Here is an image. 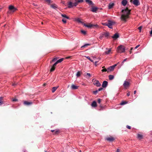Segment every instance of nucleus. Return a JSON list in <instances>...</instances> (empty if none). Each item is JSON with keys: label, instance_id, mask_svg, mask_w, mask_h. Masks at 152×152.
<instances>
[{"label": "nucleus", "instance_id": "obj_1", "mask_svg": "<svg viewBox=\"0 0 152 152\" xmlns=\"http://www.w3.org/2000/svg\"><path fill=\"white\" fill-rule=\"evenodd\" d=\"M130 10L127 9H123L121 10L122 13L120 19L122 21L125 22L126 21L127 19L129 18V15L130 14Z\"/></svg>", "mask_w": 152, "mask_h": 152}, {"label": "nucleus", "instance_id": "obj_2", "mask_svg": "<svg viewBox=\"0 0 152 152\" xmlns=\"http://www.w3.org/2000/svg\"><path fill=\"white\" fill-rule=\"evenodd\" d=\"M117 50L118 53H121L125 51V49L123 46L121 45L118 47Z\"/></svg>", "mask_w": 152, "mask_h": 152}, {"label": "nucleus", "instance_id": "obj_3", "mask_svg": "<svg viewBox=\"0 0 152 152\" xmlns=\"http://www.w3.org/2000/svg\"><path fill=\"white\" fill-rule=\"evenodd\" d=\"M116 65H117L116 64H115L114 65H113V66H111L109 67L108 68H107L108 72L109 71L111 72V71H113L114 70L115 67L116 66Z\"/></svg>", "mask_w": 152, "mask_h": 152}, {"label": "nucleus", "instance_id": "obj_4", "mask_svg": "<svg viewBox=\"0 0 152 152\" xmlns=\"http://www.w3.org/2000/svg\"><path fill=\"white\" fill-rule=\"evenodd\" d=\"M108 23L107 24L108 27L110 28H113V26L112 25H113V22L111 21L110 20H108Z\"/></svg>", "mask_w": 152, "mask_h": 152}, {"label": "nucleus", "instance_id": "obj_5", "mask_svg": "<svg viewBox=\"0 0 152 152\" xmlns=\"http://www.w3.org/2000/svg\"><path fill=\"white\" fill-rule=\"evenodd\" d=\"M129 84L130 83L129 82L125 80L123 84V85L125 88H126L129 86Z\"/></svg>", "mask_w": 152, "mask_h": 152}, {"label": "nucleus", "instance_id": "obj_6", "mask_svg": "<svg viewBox=\"0 0 152 152\" xmlns=\"http://www.w3.org/2000/svg\"><path fill=\"white\" fill-rule=\"evenodd\" d=\"M83 25L87 27L88 28H90L92 26H96V27H98V26L97 25H94V24H89L88 25H86L85 23H84Z\"/></svg>", "mask_w": 152, "mask_h": 152}, {"label": "nucleus", "instance_id": "obj_7", "mask_svg": "<svg viewBox=\"0 0 152 152\" xmlns=\"http://www.w3.org/2000/svg\"><path fill=\"white\" fill-rule=\"evenodd\" d=\"M132 3L136 6H138L140 4V3L139 0H134Z\"/></svg>", "mask_w": 152, "mask_h": 152}, {"label": "nucleus", "instance_id": "obj_8", "mask_svg": "<svg viewBox=\"0 0 152 152\" xmlns=\"http://www.w3.org/2000/svg\"><path fill=\"white\" fill-rule=\"evenodd\" d=\"M94 84L97 87H99L101 86V84L98 80H96L94 83Z\"/></svg>", "mask_w": 152, "mask_h": 152}, {"label": "nucleus", "instance_id": "obj_9", "mask_svg": "<svg viewBox=\"0 0 152 152\" xmlns=\"http://www.w3.org/2000/svg\"><path fill=\"white\" fill-rule=\"evenodd\" d=\"M9 10H12L13 12H14L17 10V9L12 5L10 6L9 7Z\"/></svg>", "mask_w": 152, "mask_h": 152}, {"label": "nucleus", "instance_id": "obj_10", "mask_svg": "<svg viewBox=\"0 0 152 152\" xmlns=\"http://www.w3.org/2000/svg\"><path fill=\"white\" fill-rule=\"evenodd\" d=\"M108 84V82L106 81H103L102 84V87L103 88H105L107 87Z\"/></svg>", "mask_w": 152, "mask_h": 152}, {"label": "nucleus", "instance_id": "obj_11", "mask_svg": "<svg viewBox=\"0 0 152 152\" xmlns=\"http://www.w3.org/2000/svg\"><path fill=\"white\" fill-rule=\"evenodd\" d=\"M119 35L118 34L116 33H115L113 36H112V38L114 39H116L117 38H118Z\"/></svg>", "mask_w": 152, "mask_h": 152}, {"label": "nucleus", "instance_id": "obj_12", "mask_svg": "<svg viewBox=\"0 0 152 152\" xmlns=\"http://www.w3.org/2000/svg\"><path fill=\"white\" fill-rule=\"evenodd\" d=\"M79 86H77L74 84H72L71 86V88L72 90H75L78 89Z\"/></svg>", "mask_w": 152, "mask_h": 152}, {"label": "nucleus", "instance_id": "obj_13", "mask_svg": "<svg viewBox=\"0 0 152 152\" xmlns=\"http://www.w3.org/2000/svg\"><path fill=\"white\" fill-rule=\"evenodd\" d=\"M98 8L97 7H92L91 8V11L94 12H96Z\"/></svg>", "mask_w": 152, "mask_h": 152}, {"label": "nucleus", "instance_id": "obj_14", "mask_svg": "<svg viewBox=\"0 0 152 152\" xmlns=\"http://www.w3.org/2000/svg\"><path fill=\"white\" fill-rule=\"evenodd\" d=\"M23 104L24 105H29L32 104V103L31 102H28L26 101L24 102Z\"/></svg>", "mask_w": 152, "mask_h": 152}, {"label": "nucleus", "instance_id": "obj_15", "mask_svg": "<svg viewBox=\"0 0 152 152\" xmlns=\"http://www.w3.org/2000/svg\"><path fill=\"white\" fill-rule=\"evenodd\" d=\"M73 7V4L72 2L70 1L68 3V8H72Z\"/></svg>", "mask_w": 152, "mask_h": 152}, {"label": "nucleus", "instance_id": "obj_16", "mask_svg": "<svg viewBox=\"0 0 152 152\" xmlns=\"http://www.w3.org/2000/svg\"><path fill=\"white\" fill-rule=\"evenodd\" d=\"M91 106L93 107H96L97 106V104L96 102L94 101H93L91 104Z\"/></svg>", "mask_w": 152, "mask_h": 152}, {"label": "nucleus", "instance_id": "obj_17", "mask_svg": "<svg viewBox=\"0 0 152 152\" xmlns=\"http://www.w3.org/2000/svg\"><path fill=\"white\" fill-rule=\"evenodd\" d=\"M90 5H93L94 4L93 2L91 0H85Z\"/></svg>", "mask_w": 152, "mask_h": 152}, {"label": "nucleus", "instance_id": "obj_18", "mask_svg": "<svg viewBox=\"0 0 152 152\" xmlns=\"http://www.w3.org/2000/svg\"><path fill=\"white\" fill-rule=\"evenodd\" d=\"M114 5V4L113 3H110L108 5V8L109 9H111L112 8L113 6Z\"/></svg>", "mask_w": 152, "mask_h": 152}, {"label": "nucleus", "instance_id": "obj_19", "mask_svg": "<svg viewBox=\"0 0 152 152\" xmlns=\"http://www.w3.org/2000/svg\"><path fill=\"white\" fill-rule=\"evenodd\" d=\"M127 0H123L122 1L121 3L123 5L125 6L127 4Z\"/></svg>", "mask_w": 152, "mask_h": 152}, {"label": "nucleus", "instance_id": "obj_20", "mask_svg": "<svg viewBox=\"0 0 152 152\" xmlns=\"http://www.w3.org/2000/svg\"><path fill=\"white\" fill-rule=\"evenodd\" d=\"M106 50H108L107 51H105L104 52V53L106 55H108L109 54V53L111 51V49H107L106 48Z\"/></svg>", "mask_w": 152, "mask_h": 152}, {"label": "nucleus", "instance_id": "obj_21", "mask_svg": "<svg viewBox=\"0 0 152 152\" xmlns=\"http://www.w3.org/2000/svg\"><path fill=\"white\" fill-rule=\"evenodd\" d=\"M106 140L108 141L112 142L114 140V138L113 137H108L107 138Z\"/></svg>", "mask_w": 152, "mask_h": 152}, {"label": "nucleus", "instance_id": "obj_22", "mask_svg": "<svg viewBox=\"0 0 152 152\" xmlns=\"http://www.w3.org/2000/svg\"><path fill=\"white\" fill-rule=\"evenodd\" d=\"M85 76L86 78H88V77H87V76H88L89 77H91V75L90 73H85Z\"/></svg>", "mask_w": 152, "mask_h": 152}, {"label": "nucleus", "instance_id": "obj_23", "mask_svg": "<svg viewBox=\"0 0 152 152\" xmlns=\"http://www.w3.org/2000/svg\"><path fill=\"white\" fill-rule=\"evenodd\" d=\"M103 35L105 37H107L109 36V33L108 32H104L103 33Z\"/></svg>", "mask_w": 152, "mask_h": 152}, {"label": "nucleus", "instance_id": "obj_24", "mask_svg": "<svg viewBox=\"0 0 152 152\" xmlns=\"http://www.w3.org/2000/svg\"><path fill=\"white\" fill-rule=\"evenodd\" d=\"M58 87L59 86H58L57 87H53L52 90V92L53 93L54 92Z\"/></svg>", "mask_w": 152, "mask_h": 152}, {"label": "nucleus", "instance_id": "obj_25", "mask_svg": "<svg viewBox=\"0 0 152 152\" xmlns=\"http://www.w3.org/2000/svg\"><path fill=\"white\" fill-rule=\"evenodd\" d=\"M109 79L110 80H113L114 79V76L112 75H110L108 76Z\"/></svg>", "mask_w": 152, "mask_h": 152}, {"label": "nucleus", "instance_id": "obj_26", "mask_svg": "<svg viewBox=\"0 0 152 152\" xmlns=\"http://www.w3.org/2000/svg\"><path fill=\"white\" fill-rule=\"evenodd\" d=\"M3 99V97H0V106L1 105L3 104V102L2 101Z\"/></svg>", "mask_w": 152, "mask_h": 152}, {"label": "nucleus", "instance_id": "obj_27", "mask_svg": "<svg viewBox=\"0 0 152 152\" xmlns=\"http://www.w3.org/2000/svg\"><path fill=\"white\" fill-rule=\"evenodd\" d=\"M61 16L64 18H66L67 19H69V18L65 14H61Z\"/></svg>", "mask_w": 152, "mask_h": 152}, {"label": "nucleus", "instance_id": "obj_28", "mask_svg": "<svg viewBox=\"0 0 152 152\" xmlns=\"http://www.w3.org/2000/svg\"><path fill=\"white\" fill-rule=\"evenodd\" d=\"M81 72L80 71H78L77 73L76 76L77 77H79L80 76Z\"/></svg>", "mask_w": 152, "mask_h": 152}, {"label": "nucleus", "instance_id": "obj_29", "mask_svg": "<svg viewBox=\"0 0 152 152\" xmlns=\"http://www.w3.org/2000/svg\"><path fill=\"white\" fill-rule=\"evenodd\" d=\"M77 21L79 23H82L83 25L84 23L83 22L81 21L80 19L79 18H78L77 19Z\"/></svg>", "mask_w": 152, "mask_h": 152}, {"label": "nucleus", "instance_id": "obj_30", "mask_svg": "<svg viewBox=\"0 0 152 152\" xmlns=\"http://www.w3.org/2000/svg\"><path fill=\"white\" fill-rule=\"evenodd\" d=\"M137 137L139 138L140 139H141L142 138L143 136L142 135L138 134H137Z\"/></svg>", "mask_w": 152, "mask_h": 152}, {"label": "nucleus", "instance_id": "obj_31", "mask_svg": "<svg viewBox=\"0 0 152 152\" xmlns=\"http://www.w3.org/2000/svg\"><path fill=\"white\" fill-rule=\"evenodd\" d=\"M104 66H103L102 67V68L103 69H102V72H106L107 71L108 72L107 69H106L104 68Z\"/></svg>", "mask_w": 152, "mask_h": 152}, {"label": "nucleus", "instance_id": "obj_32", "mask_svg": "<svg viewBox=\"0 0 152 152\" xmlns=\"http://www.w3.org/2000/svg\"><path fill=\"white\" fill-rule=\"evenodd\" d=\"M55 66H52V67L50 69V72H53V71H54L55 69Z\"/></svg>", "mask_w": 152, "mask_h": 152}, {"label": "nucleus", "instance_id": "obj_33", "mask_svg": "<svg viewBox=\"0 0 152 152\" xmlns=\"http://www.w3.org/2000/svg\"><path fill=\"white\" fill-rule=\"evenodd\" d=\"M51 7L54 9H56L57 8V6L55 5H51Z\"/></svg>", "mask_w": 152, "mask_h": 152}, {"label": "nucleus", "instance_id": "obj_34", "mask_svg": "<svg viewBox=\"0 0 152 152\" xmlns=\"http://www.w3.org/2000/svg\"><path fill=\"white\" fill-rule=\"evenodd\" d=\"M64 60V58H61V59H59L57 61L58 63H61V62Z\"/></svg>", "mask_w": 152, "mask_h": 152}, {"label": "nucleus", "instance_id": "obj_35", "mask_svg": "<svg viewBox=\"0 0 152 152\" xmlns=\"http://www.w3.org/2000/svg\"><path fill=\"white\" fill-rule=\"evenodd\" d=\"M127 103V102H126L125 101H123L121 102L120 104L121 105H124L126 104Z\"/></svg>", "mask_w": 152, "mask_h": 152}, {"label": "nucleus", "instance_id": "obj_36", "mask_svg": "<svg viewBox=\"0 0 152 152\" xmlns=\"http://www.w3.org/2000/svg\"><path fill=\"white\" fill-rule=\"evenodd\" d=\"M104 35H103V33L101 34L100 36L99 37V38L100 39H102L103 37H104Z\"/></svg>", "mask_w": 152, "mask_h": 152}, {"label": "nucleus", "instance_id": "obj_37", "mask_svg": "<svg viewBox=\"0 0 152 152\" xmlns=\"http://www.w3.org/2000/svg\"><path fill=\"white\" fill-rule=\"evenodd\" d=\"M85 57H86V58H88V59H89L90 61H91V62H93V61L92 60L90 57L88 56H85Z\"/></svg>", "mask_w": 152, "mask_h": 152}, {"label": "nucleus", "instance_id": "obj_38", "mask_svg": "<svg viewBox=\"0 0 152 152\" xmlns=\"http://www.w3.org/2000/svg\"><path fill=\"white\" fill-rule=\"evenodd\" d=\"M90 45L89 44H85L84 45H83L81 47V48H84V47H86L88 45Z\"/></svg>", "mask_w": 152, "mask_h": 152}, {"label": "nucleus", "instance_id": "obj_39", "mask_svg": "<svg viewBox=\"0 0 152 152\" xmlns=\"http://www.w3.org/2000/svg\"><path fill=\"white\" fill-rule=\"evenodd\" d=\"M81 32L84 35H85L86 33V31L84 30H81Z\"/></svg>", "mask_w": 152, "mask_h": 152}, {"label": "nucleus", "instance_id": "obj_40", "mask_svg": "<svg viewBox=\"0 0 152 152\" xmlns=\"http://www.w3.org/2000/svg\"><path fill=\"white\" fill-rule=\"evenodd\" d=\"M57 60V58H54L51 61H50V63H51L55 61H56Z\"/></svg>", "mask_w": 152, "mask_h": 152}, {"label": "nucleus", "instance_id": "obj_41", "mask_svg": "<svg viewBox=\"0 0 152 152\" xmlns=\"http://www.w3.org/2000/svg\"><path fill=\"white\" fill-rule=\"evenodd\" d=\"M73 6H74L76 7L78 4V3L77 1H76L74 3H73Z\"/></svg>", "mask_w": 152, "mask_h": 152}, {"label": "nucleus", "instance_id": "obj_42", "mask_svg": "<svg viewBox=\"0 0 152 152\" xmlns=\"http://www.w3.org/2000/svg\"><path fill=\"white\" fill-rule=\"evenodd\" d=\"M108 23H102V24L103 26H107Z\"/></svg>", "mask_w": 152, "mask_h": 152}, {"label": "nucleus", "instance_id": "obj_43", "mask_svg": "<svg viewBox=\"0 0 152 152\" xmlns=\"http://www.w3.org/2000/svg\"><path fill=\"white\" fill-rule=\"evenodd\" d=\"M46 2L48 3V4H50L51 3V0H45Z\"/></svg>", "mask_w": 152, "mask_h": 152}, {"label": "nucleus", "instance_id": "obj_44", "mask_svg": "<svg viewBox=\"0 0 152 152\" xmlns=\"http://www.w3.org/2000/svg\"><path fill=\"white\" fill-rule=\"evenodd\" d=\"M51 131L52 132H55V133L56 134H57L58 132V130H51Z\"/></svg>", "mask_w": 152, "mask_h": 152}, {"label": "nucleus", "instance_id": "obj_45", "mask_svg": "<svg viewBox=\"0 0 152 152\" xmlns=\"http://www.w3.org/2000/svg\"><path fill=\"white\" fill-rule=\"evenodd\" d=\"M98 92V91L97 90H96V91H93V93L94 94L96 95Z\"/></svg>", "mask_w": 152, "mask_h": 152}, {"label": "nucleus", "instance_id": "obj_46", "mask_svg": "<svg viewBox=\"0 0 152 152\" xmlns=\"http://www.w3.org/2000/svg\"><path fill=\"white\" fill-rule=\"evenodd\" d=\"M62 21L63 23H66V21L65 19H62Z\"/></svg>", "mask_w": 152, "mask_h": 152}, {"label": "nucleus", "instance_id": "obj_47", "mask_svg": "<svg viewBox=\"0 0 152 152\" xmlns=\"http://www.w3.org/2000/svg\"><path fill=\"white\" fill-rule=\"evenodd\" d=\"M97 102L99 104H100L101 102V99L99 98L97 100Z\"/></svg>", "mask_w": 152, "mask_h": 152}, {"label": "nucleus", "instance_id": "obj_48", "mask_svg": "<svg viewBox=\"0 0 152 152\" xmlns=\"http://www.w3.org/2000/svg\"><path fill=\"white\" fill-rule=\"evenodd\" d=\"M77 1V2L78 3H79L82 2L83 1V0H78Z\"/></svg>", "mask_w": 152, "mask_h": 152}, {"label": "nucleus", "instance_id": "obj_49", "mask_svg": "<svg viewBox=\"0 0 152 152\" xmlns=\"http://www.w3.org/2000/svg\"><path fill=\"white\" fill-rule=\"evenodd\" d=\"M103 89V88H99L98 90V91H100L102 90Z\"/></svg>", "mask_w": 152, "mask_h": 152}, {"label": "nucleus", "instance_id": "obj_50", "mask_svg": "<svg viewBox=\"0 0 152 152\" xmlns=\"http://www.w3.org/2000/svg\"><path fill=\"white\" fill-rule=\"evenodd\" d=\"M126 127L127 129H130L131 128V127L129 125H127Z\"/></svg>", "mask_w": 152, "mask_h": 152}, {"label": "nucleus", "instance_id": "obj_51", "mask_svg": "<svg viewBox=\"0 0 152 152\" xmlns=\"http://www.w3.org/2000/svg\"><path fill=\"white\" fill-rule=\"evenodd\" d=\"M142 28V26H140L138 28V29L140 31Z\"/></svg>", "mask_w": 152, "mask_h": 152}, {"label": "nucleus", "instance_id": "obj_52", "mask_svg": "<svg viewBox=\"0 0 152 152\" xmlns=\"http://www.w3.org/2000/svg\"><path fill=\"white\" fill-rule=\"evenodd\" d=\"M58 64V63L56 61L53 65V66H55L56 65Z\"/></svg>", "mask_w": 152, "mask_h": 152}, {"label": "nucleus", "instance_id": "obj_53", "mask_svg": "<svg viewBox=\"0 0 152 152\" xmlns=\"http://www.w3.org/2000/svg\"><path fill=\"white\" fill-rule=\"evenodd\" d=\"M17 100H18V99H15V98L12 99L13 101H17Z\"/></svg>", "mask_w": 152, "mask_h": 152}, {"label": "nucleus", "instance_id": "obj_54", "mask_svg": "<svg viewBox=\"0 0 152 152\" xmlns=\"http://www.w3.org/2000/svg\"><path fill=\"white\" fill-rule=\"evenodd\" d=\"M140 46V45H137L136 46L135 48H134V49H136L139 46Z\"/></svg>", "mask_w": 152, "mask_h": 152}, {"label": "nucleus", "instance_id": "obj_55", "mask_svg": "<svg viewBox=\"0 0 152 152\" xmlns=\"http://www.w3.org/2000/svg\"><path fill=\"white\" fill-rule=\"evenodd\" d=\"M130 93L129 92H128L127 93V96H130Z\"/></svg>", "mask_w": 152, "mask_h": 152}, {"label": "nucleus", "instance_id": "obj_56", "mask_svg": "<svg viewBox=\"0 0 152 152\" xmlns=\"http://www.w3.org/2000/svg\"><path fill=\"white\" fill-rule=\"evenodd\" d=\"M127 59L126 58H125V59H124L123 60V62H122V63H123L125 61H126V60Z\"/></svg>", "mask_w": 152, "mask_h": 152}, {"label": "nucleus", "instance_id": "obj_57", "mask_svg": "<svg viewBox=\"0 0 152 152\" xmlns=\"http://www.w3.org/2000/svg\"><path fill=\"white\" fill-rule=\"evenodd\" d=\"M116 152H120V150L119 149H117Z\"/></svg>", "mask_w": 152, "mask_h": 152}, {"label": "nucleus", "instance_id": "obj_58", "mask_svg": "<svg viewBox=\"0 0 152 152\" xmlns=\"http://www.w3.org/2000/svg\"><path fill=\"white\" fill-rule=\"evenodd\" d=\"M16 85V83H13L12 84V86H15Z\"/></svg>", "mask_w": 152, "mask_h": 152}, {"label": "nucleus", "instance_id": "obj_59", "mask_svg": "<svg viewBox=\"0 0 152 152\" xmlns=\"http://www.w3.org/2000/svg\"><path fill=\"white\" fill-rule=\"evenodd\" d=\"M150 34L151 35H152V29L151 30V31L150 32Z\"/></svg>", "mask_w": 152, "mask_h": 152}, {"label": "nucleus", "instance_id": "obj_60", "mask_svg": "<svg viewBox=\"0 0 152 152\" xmlns=\"http://www.w3.org/2000/svg\"><path fill=\"white\" fill-rule=\"evenodd\" d=\"M136 91H134V94H136Z\"/></svg>", "mask_w": 152, "mask_h": 152}, {"label": "nucleus", "instance_id": "obj_61", "mask_svg": "<svg viewBox=\"0 0 152 152\" xmlns=\"http://www.w3.org/2000/svg\"><path fill=\"white\" fill-rule=\"evenodd\" d=\"M33 5L34 6H37V5L35 4H33Z\"/></svg>", "mask_w": 152, "mask_h": 152}, {"label": "nucleus", "instance_id": "obj_62", "mask_svg": "<svg viewBox=\"0 0 152 152\" xmlns=\"http://www.w3.org/2000/svg\"><path fill=\"white\" fill-rule=\"evenodd\" d=\"M133 49V48H131V49H130V50L132 51V50Z\"/></svg>", "mask_w": 152, "mask_h": 152}, {"label": "nucleus", "instance_id": "obj_63", "mask_svg": "<svg viewBox=\"0 0 152 152\" xmlns=\"http://www.w3.org/2000/svg\"><path fill=\"white\" fill-rule=\"evenodd\" d=\"M131 53H132V51L130 50V54H131Z\"/></svg>", "mask_w": 152, "mask_h": 152}, {"label": "nucleus", "instance_id": "obj_64", "mask_svg": "<svg viewBox=\"0 0 152 152\" xmlns=\"http://www.w3.org/2000/svg\"><path fill=\"white\" fill-rule=\"evenodd\" d=\"M97 61H96L95 62V64H96L97 63Z\"/></svg>", "mask_w": 152, "mask_h": 152}]
</instances>
